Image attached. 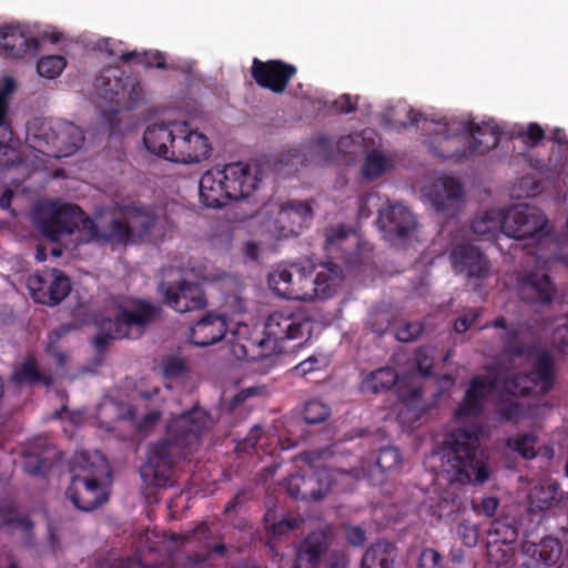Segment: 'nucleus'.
Returning <instances> with one entry per match:
<instances>
[{"instance_id": "obj_9", "label": "nucleus", "mask_w": 568, "mask_h": 568, "mask_svg": "<svg viewBox=\"0 0 568 568\" xmlns=\"http://www.w3.org/2000/svg\"><path fill=\"white\" fill-rule=\"evenodd\" d=\"M503 233L516 240L534 239L538 245L551 241L546 215L537 207L518 204L503 211Z\"/></svg>"}, {"instance_id": "obj_39", "label": "nucleus", "mask_w": 568, "mask_h": 568, "mask_svg": "<svg viewBox=\"0 0 568 568\" xmlns=\"http://www.w3.org/2000/svg\"><path fill=\"white\" fill-rule=\"evenodd\" d=\"M503 211L491 209L475 216L471 230L484 240H495L499 232L503 233Z\"/></svg>"}, {"instance_id": "obj_24", "label": "nucleus", "mask_w": 568, "mask_h": 568, "mask_svg": "<svg viewBox=\"0 0 568 568\" xmlns=\"http://www.w3.org/2000/svg\"><path fill=\"white\" fill-rule=\"evenodd\" d=\"M307 268L313 291L308 294L310 301L333 296L344 278L341 266L331 261L320 265L307 263Z\"/></svg>"}, {"instance_id": "obj_28", "label": "nucleus", "mask_w": 568, "mask_h": 568, "mask_svg": "<svg viewBox=\"0 0 568 568\" xmlns=\"http://www.w3.org/2000/svg\"><path fill=\"white\" fill-rule=\"evenodd\" d=\"M562 499V491L557 481H539L528 493V509L525 514L531 523L540 524L545 510L557 506Z\"/></svg>"}, {"instance_id": "obj_15", "label": "nucleus", "mask_w": 568, "mask_h": 568, "mask_svg": "<svg viewBox=\"0 0 568 568\" xmlns=\"http://www.w3.org/2000/svg\"><path fill=\"white\" fill-rule=\"evenodd\" d=\"M519 300L535 307H546L558 298V290L550 275L541 268L524 270L516 275Z\"/></svg>"}, {"instance_id": "obj_7", "label": "nucleus", "mask_w": 568, "mask_h": 568, "mask_svg": "<svg viewBox=\"0 0 568 568\" xmlns=\"http://www.w3.org/2000/svg\"><path fill=\"white\" fill-rule=\"evenodd\" d=\"M527 373H517L503 381V389L513 396L545 395L555 385L556 365L552 355L538 347Z\"/></svg>"}, {"instance_id": "obj_55", "label": "nucleus", "mask_w": 568, "mask_h": 568, "mask_svg": "<svg viewBox=\"0 0 568 568\" xmlns=\"http://www.w3.org/2000/svg\"><path fill=\"white\" fill-rule=\"evenodd\" d=\"M423 324L419 322H410L396 329V338L403 343H409L416 339L423 332Z\"/></svg>"}, {"instance_id": "obj_49", "label": "nucleus", "mask_w": 568, "mask_h": 568, "mask_svg": "<svg viewBox=\"0 0 568 568\" xmlns=\"http://www.w3.org/2000/svg\"><path fill=\"white\" fill-rule=\"evenodd\" d=\"M329 415L331 408L318 399H310L304 405L303 418L310 425L323 423Z\"/></svg>"}, {"instance_id": "obj_32", "label": "nucleus", "mask_w": 568, "mask_h": 568, "mask_svg": "<svg viewBox=\"0 0 568 568\" xmlns=\"http://www.w3.org/2000/svg\"><path fill=\"white\" fill-rule=\"evenodd\" d=\"M227 331L223 315L207 313L190 328V342L199 347H206L221 341Z\"/></svg>"}, {"instance_id": "obj_19", "label": "nucleus", "mask_w": 568, "mask_h": 568, "mask_svg": "<svg viewBox=\"0 0 568 568\" xmlns=\"http://www.w3.org/2000/svg\"><path fill=\"white\" fill-rule=\"evenodd\" d=\"M121 213L130 223L134 243L151 235L163 237L169 229L170 222L165 215L156 216L152 210L145 206L124 205Z\"/></svg>"}, {"instance_id": "obj_57", "label": "nucleus", "mask_w": 568, "mask_h": 568, "mask_svg": "<svg viewBox=\"0 0 568 568\" xmlns=\"http://www.w3.org/2000/svg\"><path fill=\"white\" fill-rule=\"evenodd\" d=\"M457 535L463 544L468 547H475L478 542V531L476 526L470 524H459L457 527Z\"/></svg>"}, {"instance_id": "obj_16", "label": "nucleus", "mask_w": 568, "mask_h": 568, "mask_svg": "<svg viewBox=\"0 0 568 568\" xmlns=\"http://www.w3.org/2000/svg\"><path fill=\"white\" fill-rule=\"evenodd\" d=\"M449 260L456 274L465 275L467 282L474 288L479 287V282L490 275V262L487 256L475 245L463 243L455 245Z\"/></svg>"}, {"instance_id": "obj_40", "label": "nucleus", "mask_w": 568, "mask_h": 568, "mask_svg": "<svg viewBox=\"0 0 568 568\" xmlns=\"http://www.w3.org/2000/svg\"><path fill=\"white\" fill-rule=\"evenodd\" d=\"M398 381L396 371L392 367H382L371 372L362 382V392L378 394L390 389Z\"/></svg>"}, {"instance_id": "obj_44", "label": "nucleus", "mask_w": 568, "mask_h": 568, "mask_svg": "<svg viewBox=\"0 0 568 568\" xmlns=\"http://www.w3.org/2000/svg\"><path fill=\"white\" fill-rule=\"evenodd\" d=\"M422 114L407 105L389 108L384 113L385 122L397 130L405 129L419 122Z\"/></svg>"}, {"instance_id": "obj_62", "label": "nucleus", "mask_w": 568, "mask_h": 568, "mask_svg": "<svg viewBox=\"0 0 568 568\" xmlns=\"http://www.w3.org/2000/svg\"><path fill=\"white\" fill-rule=\"evenodd\" d=\"M347 541L355 547L362 546L366 540V532L359 526H348L345 530Z\"/></svg>"}, {"instance_id": "obj_34", "label": "nucleus", "mask_w": 568, "mask_h": 568, "mask_svg": "<svg viewBox=\"0 0 568 568\" xmlns=\"http://www.w3.org/2000/svg\"><path fill=\"white\" fill-rule=\"evenodd\" d=\"M199 195L201 203L212 209H220L230 201L220 168L203 173L199 181Z\"/></svg>"}, {"instance_id": "obj_6", "label": "nucleus", "mask_w": 568, "mask_h": 568, "mask_svg": "<svg viewBox=\"0 0 568 568\" xmlns=\"http://www.w3.org/2000/svg\"><path fill=\"white\" fill-rule=\"evenodd\" d=\"M85 475H74L67 497L81 511H92L109 500L113 480L111 464H84Z\"/></svg>"}, {"instance_id": "obj_30", "label": "nucleus", "mask_w": 568, "mask_h": 568, "mask_svg": "<svg viewBox=\"0 0 568 568\" xmlns=\"http://www.w3.org/2000/svg\"><path fill=\"white\" fill-rule=\"evenodd\" d=\"M39 40L27 36L19 27L7 26L0 29V53L8 59L33 55L39 50Z\"/></svg>"}, {"instance_id": "obj_52", "label": "nucleus", "mask_w": 568, "mask_h": 568, "mask_svg": "<svg viewBox=\"0 0 568 568\" xmlns=\"http://www.w3.org/2000/svg\"><path fill=\"white\" fill-rule=\"evenodd\" d=\"M414 361L417 372L424 376L429 377L434 365V349L429 346H420L414 353Z\"/></svg>"}, {"instance_id": "obj_8", "label": "nucleus", "mask_w": 568, "mask_h": 568, "mask_svg": "<svg viewBox=\"0 0 568 568\" xmlns=\"http://www.w3.org/2000/svg\"><path fill=\"white\" fill-rule=\"evenodd\" d=\"M89 216L77 204L51 201L37 209V226L48 240L55 242L62 236L71 235Z\"/></svg>"}, {"instance_id": "obj_3", "label": "nucleus", "mask_w": 568, "mask_h": 568, "mask_svg": "<svg viewBox=\"0 0 568 568\" xmlns=\"http://www.w3.org/2000/svg\"><path fill=\"white\" fill-rule=\"evenodd\" d=\"M207 422L209 415L199 407L173 417L168 423L166 437L150 444L148 462H173L174 449L192 452L200 445Z\"/></svg>"}, {"instance_id": "obj_48", "label": "nucleus", "mask_w": 568, "mask_h": 568, "mask_svg": "<svg viewBox=\"0 0 568 568\" xmlns=\"http://www.w3.org/2000/svg\"><path fill=\"white\" fill-rule=\"evenodd\" d=\"M67 65L65 58L62 55H47L37 62V72L40 77L55 79Z\"/></svg>"}, {"instance_id": "obj_29", "label": "nucleus", "mask_w": 568, "mask_h": 568, "mask_svg": "<svg viewBox=\"0 0 568 568\" xmlns=\"http://www.w3.org/2000/svg\"><path fill=\"white\" fill-rule=\"evenodd\" d=\"M521 550L528 558V561L524 564L527 568L554 567L562 554L560 541L554 537H545L539 542L525 540Z\"/></svg>"}, {"instance_id": "obj_37", "label": "nucleus", "mask_w": 568, "mask_h": 568, "mask_svg": "<svg viewBox=\"0 0 568 568\" xmlns=\"http://www.w3.org/2000/svg\"><path fill=\"white\" fill-rule=\"evenodd\" d=\"M447 480L450 484H474L481 485L489 478L486 464H448Z\"/></svg>"}, {"instance_id": "obj_12", "label": "nucleus", "mask_w": 568, "mask_h": 568, "mask_svg": "<svg viewBox=\"0 0 568 568\" xmlns=\"http://www.w3.org/2000/svg\"><path fill=\"white\" fill-rule=\"evenodd\" d=\"M262 213L270 215V229L280 237L298 235L313 220V209L307 201L267 203L263 206Z\"/></svg>"}, {"instance_id": "obj_59", "label": "nucleus", "mask_w": 568, "mask_h": 568, "mask_svg": "<svg viewBox=\"0 0 568 568\" xmlns=\"http://www.w3.org/2000/svg\"><path fill=\"white\" fill-rule=\"evenodd\" d=\"M479 317V312L468 311L454 321L453 328L456 333H465Z\"/></svg>"}, {"instance_id": "obj_38", "label": "nucleus", "mask_w": 568, "mask_h": 568, "mask_svg": "<svg viewBox=\"0 0 568 568\" xmlns=\"http://www.w3.org/2000/svg\"><path fill=\"white\" fill-rule=\"evenodd\" d=\"M139 474L148 487L166 488L174 484L173 464H141Z\"/></svg>"}, {"instance_id": "obj_60", "label": "nucleus", "mask_w": 568, "mask_h": 568, "mask_svg": "<svg viewBox=\"0 0 568 568\" xmlns=\"http://www.w3.org/2000/svg\"><path fill=\"white\" fill-rule=\"evenodd\" d=\"M333 108L339 113H352L357 110V102L349 94H342L333 102Z\"/></svg>"}, {"instance_id": "obj_11", "label": "nucleus", "mask_w": 568, "mask_h": 568, "mask_svg": "<svg viewBox=\"0 0 568 568\" xmlns=\"http://www.w3.org/2000/svg\"><path fill=\"white\" fill-rule=\"evenodd\" d=\"M329 546L331 536L327 530L311 532L296 549L294 568H345V555L329 550Z\"/></svg>"}, {"instance_id": "obj_31", "label": "nucleus", "mask_w": 568, "mask_h": 568, "mask_svg": "<svg viewBox=\"0 0 568 568\" xmlns=\"http://www.w3.org/2000/svg\"><path fill=\"white\" fill-rule=\"evenodd\" d=\"M84 233L88 235L90 241L100 243H110L118 245H126L134 243L132 237V230L130 223L125 217L111 219L106 229L101 230L99 225L92 219H88L84 222Z\"/></svg>"}, {"instance_id": "obj_35", "label": "nucleus", "mask_w": 568, "mask_h": 568, "mask_svg": "<svg viewBox=\"0 0 568 568\" xmlns=\"http://www.w3.org/2000/svg\"><path fill=\"white\" fill-rule=\"evenodd\" d=\"M351 229L338 225L326 230L325 251L331 258L348 261L351 251L356 246L354 239H351Z\"/></svg>"}, {"instance_id": "obj_13", "label": "nucleus", "mask_w": 568, "mask_h": 568, "mask_svg": "<svg viewBox=\"0 0 568 568\" xmlns=\"http://www.w3.org/2000/svg\"><path fill=\"white\" fill-rule=\"evenodd\" d=\"M459 130L463 134H467L471 138L468 142V145L464 146L463 149L456 148L453 151L435 150L439 158L452 160L458 163L474 155L485 154L499 144L500 130L494 123L483 122L481 124H478L474 121H464L459 124Z\"/></svg>"}, {"instance_id": "obj_58", "label": "nucleus", "mask_w": 568, "mask_h": 568, "mask_svg": "<svg viewBox=\"0 0 568 568\" xmlns=\"http://www.w3.org/2000/svg\"><path fill=\"white\" fill-rule=\"evenodd\" d=\"M6 524L20 529L24 534H31L34 528V523L28 516L17 513H11L6 519Z\"/></svg>"}, {"instance_id": "obj_22", "label": "nucleus", "mask_w": 568, "mask_h": 568, "mask_svg": "<svg viewBox=\"0 0 568 568\" xmlns=\"http://www.w3.org/2000/svg\"><path fill=\"white\" fill-rule=\"evenodd\" d=\"M377 225L385 236L393 241L413 233L417 222L412 211L403 204L389 203L378 211Z\"/></svg>"}, {"instance_id": "obj_21", "label": "nucleus", "mask_w": 568, "mask_h": 568, "mask_svg": "<svg viewBox=\"0 0 568 568\" xmlns=\"http://www.w3.org/2000/svg\"><path fill=\"white\" fill-rule=\"evenodd\" d=\"M483 429L479 425L460 428L449 433L443 442V450L447 454V462H478L476 449Z\"/></svg>"}, {"instance_id": "obj_50", "label": "nucleus", "mask_w": 568, "mask_h": 568, "mask_svg": "<svg viewBox=\"0 0 568 568\" xmlns=\"http://www.w3.org/2000/svg\"><path fill=\"white\" fill-rule=\"evenodd\" d=\"M388 159L378 152H371L366 155L363 164V175L374 180L383 175L387 170Z\"/></svg>"}, {"instance_id": "obj_63", "label": "nucleus", "mask_w": 568, "mask_h": 568, "mask_svg": "<svg viewBox=\"0 0 568 568\" xmlns=\"http://www.w3.org/2000/svg\"><path fill=\"white\" fill-rule=\"evenodd\" d=\"M297 527V524L295 520H292V519H281L280 521L277 523H273L272 525H270L267 527V529L270 530V532L275 536V537H280L284 534H286L287 531H291L293 529H295Z\"/></svg>"}, {"instance_id": "obj_41", "label": "nucleus", "mask_w": 568, "mask_h": 568, "mask_svg": "<svg viewBox=\"0 0 568 568\" xmlns=\"http://www.w3.org/2000/svg\"><path fill=\"white\" fill-rule=\"evenodd\" d=\"M12 379L18 385H34L43 384L49 387L52 385V377L42 374L39 371L37 361L34 357H28L19 368H17L12 375Z\"/></svg>"}, {"instance_id": "obj_64", "label": "nucleus", "mask_w": 568, "mask_h": 568, "mask_svg": "<svg viewBox=\"0 0 568 568\" xmlns=\"http://www.w3.org/2000/svg\"><path fill=\"white\" fill-rule=\"evenodd\" d=\"M525 136L532 145H537L545 138V131L538 123H530Z\"/></svg>"}, {"instance_id": "obj_36", "label": "nucleus", "mask_w": 568, "mask_h": 568, "mask_svg": "<svg viewBox=\"0 0 568 568\" xmlns=\"http://www.w3.org/2000/svg\"><path fill=\"white\" fill-rule=\"evenodd\" d=\"M396 557L395 545L387 540H379L365 551L361 566L362 568H394Z\"/></svg>"}, {"instance_id": "obj_25", "label": "nucleus", "mask_w": 568, "mask_h": 568, "mask_svg": "<svg viewBox=\"0 0 568 568\" xmlns=\"http://www.w3.org/2000/svg\"><path fill=\"white\" fill-rule=\"evenodd\" d=\"M164 286L162 283L160 288L163 291L165 303L179 313L201 310L206 306L204 293L199 284L181 281L176 285H169L165 288Z\"/></svg>"}, {"instance_id": "obj_54", "label": "nucleus", "mask_w": 568, "mask_h": 568, "mask_svg": "<svg viewBox=\"0 0 568 568\" xmlns=\"http://www.w3.org/2000/svg\"><path fill=\"white\" fill-rule=\"evenodd\" d=\"M8 112V101L4 93L0 92V151L12 140L13 132L8 125L6 118Z\"/></svg>"}, {"instance_id": "obj_1", "label": "nucleus", "mask_w": 568, "mask_h": 568, "mask_svg": "<svg viewBox=\"0 0 568 568\" xmlns=\"http://www.w3.org/2000/svg\"><path fill=\"white\" fill-rule=\"evenodd\" d=\"M315 322L303 308L284 307L271 313L264 325V337L235 342L231 352L239 361L256 362L284 351L285 341L308 339Z\"/></svg>"}, {"instance_id": "obj_45", "label": "nucleus", "mask_w": 568, "mask_h": 568, "mask_svg": "<svg viewBox=\"0 0 568 568\" xmlns=\"http://www.w3.org/2000/svg\"><path fill=\"white\" fill-rule=\"evenodd\" d=\"M120 60L124 63H129L135 60L138 63L142 64L146 69H166L165 55L160 51L124 52L120 55Z\"/></svg>"}, {"instance_id": "obj_56", "label": "nucleus", "mask_w": 568, "mask_h": 568, "mask_svg": "<svg viewBox=\"0 0 568 568\" xmlns=\"http://www.w3.org/2000/svg\"><path fill=\"white\" fill-rule=\"evenodd\" d=\"M417 568H443V557L438 551L426 548L418 557Z\"/></svg>"}, {"instance_id": "obj_14", "label": "nucleus", "mask_w": 568, "mask_h": 568, "mask_svg": "<svg viewBox=\"0 0 568 568\" xmlns=\"http://www.w3.org/2000/svg\"><path fill=\"white\" fill-rule=\"evenodd\" d=\"M267 283L276 295L286 300L310 301L308 294L313 292L307 264L303 263L277 265L270 272Z\"/></svg>"}, {"instance_id": "obj_46", "label": "nucleus", "mask_w": 568, "mask_h": 568, "mask_svg": "<svg viewBox=\"0 0 568 568\" xmlns=\"http://www.w3.org/2000/svg\"><path fill=\"white\" fill-rule=\"evenodd\" d=\"M462 122H458V128L457 129H452V125H454V122H450L449 123H438L437 124V131H436V139H440V142L442 143H445L446 146L445 148H436L434 146L432 149L433 153L436 154L438 156V154L435 152V150L437 151H445V150H455L456 148H459L457 144H459L460 142V139H459V135H464L460 130H459V124Z\"/></svg>"}, {"instance_id": "obj_2", "label": "nucleus", "mask_w": 568, "mask_h": 568, "mask_svg": "<svg viewBox=\"0 0 568 568\" xmlns=\"http://www.w3.org/2000/svg\"><path fill=\"white\" fill-rule=\"evenodd\" d=\"M143 144L150 153L181 164L200 163L212 152L207 136L186 121L149 125L143 134Z\"/></svg>"}, {"instance_id": "obj_5", "label": "nucleus", "mask_w": 568, "mask_h": 568, "mask_svg": "<svg viewBox=\"0 0 568 568\" xmlns=\"http://www.w3.org/2000/svg\"><path fill=\"white\" fill-rule=\"evenodd\" d=\"M164 538L169 542L170 551H184V565L187 568L207 564L226 554V546L221 536L206 523L197 525L185 534L166 532Z\"/></svg>"}, {"instance_id": "obj_27", "label": "nucleus", "mask_w": 568, "mask_h": 568, "mask_svg": "<svg viewBox=\"0 0 568 568\" xmlns=\"http://www.w3.org/2000/svg\"><path fill=\"white\" fill-rule=\"evenodd\" d=\"M496 387V379L489 375H477L471 378L469 386L454 413L456 420L464 417H479L484 412V398Z\"/></svg>"}, {"instance_id": "obj_43", "label": "nucleus", "mask_w": 568, "mask_h": 568, "mask_svg": "<svg viewBox=\"0 0 568 568\" xmlns=\"http://www.w3.org/2000/svg\"><path fill=\"white\" fill-rule=\"evenodd\" d=\"M23 455L30 458V462H63L62 453L50 444L47 437L34 438L23 450Z\"/></svg>"}, {"instance_id": "obj_61", "label": "nucleus", "mask_w": 568, "mask_h": 568, "mask_svg": "<svg viewBox=\"0 0 568 568\" xmlns=\"http://www.w3.org/2000/svg\"><path fill=\"white\" fill-rule=\"evenodd\" d=\"M498 415L504 420H514L521 415V405L517 402H510L499 407Z\"/></svg>"}, {"instance_id": "obj_33", "label": "nucleus", "mask_w": 568, "mask_h": 568, "mask_svg": "<svg viewBox=\"0 0 568 568\" xmlns=\"http://www.w3.org/2000/svg\"><path fill=\"white\" fill-rule=\"evenodd\" d=\"M489 326L503 329L499 338L507 354L516 357L530 358L538 351V346L520 342L519 336L521 327L519 324L509 325L504 316H498L490 324L483 326L481 329Z\"/></svg>"}, {"instance_id": "obj_47", "label": "nucleus", "mask_w": 568, "mask_h": 568, "mask_svg": "<svg viewBox=\"0 0 568 568\" xmlns=\"http://www.w3.org/2000/svg\"><path fill=\"white\" fill-rule=\"evenodd\" d=\"M109 322H112L111 317H104L99 323L100 332L93 338V346L98 355L103 356L108 349L110 341L112 339H122L124 336H118L114 332L112 325H109Z\"/></svg>"}, {"instance_id": "obj_17", "label": "nucleus", "mask_w": 568, "mask_h": 568, "mask_svg": "<svg viewBox=\"0 0 568 568\" xmlns=\"http://www.w3.org/2000/svg\"><path fill=\"white\" fill-rule=\"evenodd\" d=\"M28 286L36 302L50 306L58 305L71 291L69 277L58 268L44 270L30 276Z\"/></svg>"}, {"instance_id": "obj_42", "label": "nucleus", "mask_w": 568, "mask_h": 568, "mask_svg": "<svg viewBox=\"0 0 568 568\" xmlns=\"http://www.w3.org/2000/svg\"><path fill=\"white\" fill-rule=\"evenodd\" d=\"M160 368L169 387L173 383L184 382L190 377V367L183 357L178 355H166L162 358Z\"/></svg>"}, {"instance_id": "obj_18", "label": "nucleus", "mask_w": 568, "mask_h": 568, "mask_svg": "<svg viewBox=\"0 0 568 568\" xmlns=\"http://www.w3.org/2000/svg\"><path fill=\"white\" fill-rule=\"evenodd\" d=\"M296 73V67L283 60L262 61L254 58L252 61L251 75L256 84L277 94L286 90Z\"/></svg>"}, {"instance_id": "obj_4", "label": "nucleus", "mask_w": 568, "mask_h": 568, "mask_svg": "<svg viewBox=\"0 0 568 568\" xmlns=\"http://www.w3.org/2000/svg\"><path fill=\"white\" fill-rule=\"evenodd\" d=\"M99 97L106 102L103 119L113 124L122 111L135 109L143 100V88L138 77L125 74L120 67L104 68L94 81Z\"/></svg>"}, {"instance_id": "obj_51", "label": "nucleus", "mask_w": 568, "mask_h": 568, "mask_svg": "<svg viewBox=\"0 0 568 568\" xmlns=\"http://www.w3.org/2000/svg\"><path fill=\"white\" fill-rule=\"evenodd\" d=\"M535 444L536 437L531 434L518 435L507 440V446L525 459H532L537 456Z\"/></svg>"}, {"instance_id": "obj_26", "label": "nucleus", "mask_w": 568, "mask_h": 568, "mask_svg": "<svg viewBox=\"0 0 568 568\" xmlns=\"http://www.w3.org/2000/svg\"><path fill=\"white\" fill-rule=\"evenodd\" d=\"M222 180L230 200H241L250 196L258 185L260 180L248 164L243 162L229 163L220 169Z\"/></svg>"}, {"instance_id": "obj_53", "label": "nucleus", "mask_w": 568, "mask_h": 568, "mask_svg": "<svg viewBox=\"0 0 568 568\" xmlns=\"http://www.w3.org/2000/svg\"><path fill=\"white\" fill-rule=\"evenodd\" d=\"M422 397L423 392L420 387H410L407 389L399 387V398L409 410H418L419 413L426 410V405L422 404Z\"/></svg>"}, {"instance_id": "obj_20", "label": "nucleus", "mask_w": 568, "mask_h": 568, "mask_svg": "<svg viewBox=\"0 0 568 568\" xmlns=\"http://www.w3.org/2000/svg\"><path fill=\"white\" fill-rule=\"evenodd\" d=\"M51 133L43 132L36 138L43 136L45 144L52 146L49 155L54 158H65L75 153L84 142L83 131L71 122H59L55 128L49 126ZM45 131V125L41 126Z\"/></svg>"}, {"instance_id": "obj_10", "label": "nucleus", "mask_w": 568, "mask_h": 568, "mask_svg": "<svg viewBox=\"0 0 568 568\" xmlns=\"http://www.w3.org/2000/svg\"><path fill=\"white\" fill-rule=\"evenodd\" d=\"M162 307L143 298H128L118 306V313L109 322L118 336L139 338L146 327L160 318Z\"/></svg>"}, {"instance_id": "obj_23", "label": "nucleus", "mask_w": 568, "mask_h": 568, "mask_svg": "<svg viewBox=\"0 0 568 568\" xmlns=\"http://www.w3.org/2000/svg\"><path fill=\"white\" fill-rule=\"evenodd\" d=\"M429 201L437 213L446 219L455 217L462 206L463 187L455 178L440 179L428 192Z\"/></svg>"}]
</instances>
